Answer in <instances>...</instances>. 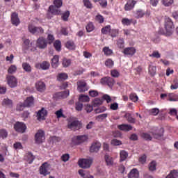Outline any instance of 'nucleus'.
<instances>
[{
    "label": "nucleus",
    "mask_w": 178,
    "mask_h": 178,
    "mask_svg": "<svg viewBox=\"0 0 178 178\" xmlns=\"http://www.w3.org/2000/svg\"><path fill=\"white\" fill-rule=\"evenodd\" d=\"M67 128L70 129V130H73V131L80 130L81 128V123L79 122V120L70 121L67 124Z\"/></svg>",
    "instance_id": "obj_4"
},
{
    "label": "nucleus",
    "mask_w": 178,
    "mask_h": 178,
    "mask_svg": "<svg viewBox=\"0 0 178 178\" xmlns=\"http://www.w3.org/2000/svg\"><path fill=\"white\" fill-rule=\"evenodd\" d=\"M113 60H112V59L108 58L107 60H106L105 61V66H106V67H108L109 69H112V67H113Z\"/></svg>",
    "instance_id": "obj_45"
},
{
    "label": "nucleus",
    "mask_w": 178,
    "mask_h": 178,
    "mask_svg": "<svg viewBox=\"0 0 178 178\" xmlns=\"http://www.w3.org/2000/svg\"><path fill=\"white\" fill-rule=\"evenodd\" d=\"M26 161L28 163L31 164L34 161V159H35V157L31 152H28L26 156Z\"/></svg>",
    "instance_id": "obj_30"
},
{
    "label": "nucleus",
    "mask_w": 178,
    "mask_h": 178,
    "mask_svg": "<svg viewBox=\"0 0 178 178\" xmlns=\"http://www.w3.org/2000/svg\"><path fill=\"white\" fill-rule=\"evenodd\" d=\"M178 172L177 170H172L170 172L169 175L166 176L165 178H177Z\"/></svg>",
    "instance_id": "obj_35"
},
{
    "label": "nucleus",
    "mask_w": 178,
    "mask_h": 178,
    "mask_svg": "<svg viewBox=\"0 0 178 178\" xmlns=\"http://www.w3.org/2000/svg\"><path fill=\"white\" fill-rule=\"evenodd\" d=\"M124 118L129 122V123H136V119L131 116V114L127 113L124 115Z\"/></svg>",
    "instance_id": "obj_40"
},
{
    "label": "nucleus",
    "mask_w": 178,
    "mask_h": 178,
    "mask_svg": "<svg viewBox=\"0 0 178 178\" xmlns=\"http://www.w3.org/2000/svg\"><path fill=\"white\" fill-rule=\"evenodd\" d=\"M28 30L31 34H44V29L42 27H37L33 26V24H29L28 26Z\"/></svg>",
    "instance_id": "obj_5"
},
{
    "label": "nucleus",
    "mask_w": 178,
    "mask_h": 178,
    "mask_svg": "<svg viewBox=\"0 0 178 178\" xmlns=\"http://www.w3.org/2000/svg\"><path fill=\"white\" fill-rule=\"evenodd\" d=\"M54 47L57 52L62 51V42L60 40H56L54 43Z\"/></svg>",
    "instance_id": "obj_29"
},
{
    "label": "nucleus",
    "mask_w": 178,
    "mask_h": 178,
    "mask_svg": "<svg viewBox=\"0 0 178 178\" xmlns=\"http://www.w3.org/2000/svg\"><path fill=\"white\" fill-rule=\"evenodd\" d=\"M68 77L67 74L60 73L57 76V80L58 81H65V80H67Z\"/></svg>",
    "instance_id": "obj_28"
},
{
    "label": "nucleus",
    "mask_w": 178,
    "mask_h": 178,
    "mask_svg": "<svg viewBox=\"0 0 178 178\" xmlns=\"http://www.w3.org/2000/svg\"><path fill=\"white\" fill-rule=\"evenodd\" d=\"M111 29V25H107L101 29V33L105 35H109Z\"/></svg>",
    "instance_id": "obj_27"
},
{
    "label": "nucleus",
    "mask_w": 178,
    "mask_h": 178,
    "mask_svg": "<svg viewBox=\"0 0 178 178\" xmlns=\"http://www.w3.org/2000/svg\"><path fill=\"white\" fill-rule=\"evenodd\" d=\"M136 3H137V1L134 0H129L124 6V10L126 11L131 10V9L134 8Z\"/></svg>",
    "instance_id": "obj_19"
},
{
    "label": "nucleus",
    "mask_w": 178,
    "mask_h": 178,
    "mask_svg": "<svg viewBox=\"0 0 178 178\" xmlns=\"http://www.w3.org/2000/svg\"><path fill=\"white\" fill-rule=\"evenodd\" d=\"M27 129V127L26 126V124L24 122H17L14 124V129L17 133H21L23 134V133L26 132V130Z\"/></svg>",
    "instance_id": "obj_2"
},
{
    "label": "nucleus",
    "mask_w": 178,
    "mask_h": 178,
    "mask_svg": "<svg viewBox=\"0 0 178 178\" xmlns=\"http://www.w3.org/2000/svg\"><path fill=\"white\" fill-rule=\"evenodd\" d=\"M75 109L78 112H81L83 111V104L81 102H78L75 104Z\"/></svg>",
    "instance_id": "obj_56"
},
{
    "label": "nucleus",
    "mask_w": 178,
    "mask_h": 178,
    "mask_svg": "<svg viewBox=\"0 0 178 178\" xmlns=\"http://www.w3.org/2000/svg\"><path fill=\"white\" fill-rule=\"evenodd\" d=\"M51 66L54 69H56L59 66V56L58 55L54 56L51 59Z\"/></svg>",
    "instance_id": "obj_24"
},
{
    "label": "nucleus",
    "mask_w": 178,
    "mask_h": 178,
    "mask_svg": "<svg viewBox=\"0 0 178 178\" xmlns=\"http://www.w3.org/2000/svg\"><path fill=\"white\" fill-rule=\"evenodd\" d=\"M10 19H11V24L13 26H15L16 27H17V26L20 24V19L19 18V14H17V13L16 12L12 13Z\"/></svg>",
    "instance_id": "obj_11"
},
{
    "label": "nucleus",
    "mask_w": 178,
    "mask_h": 178,
    "mask_svg": "<svg viewBox=\"0 0 178 178\" xmlns=\"http://www.w3.org/2000/svg\"><path fill=\"white\" fill-rule=\"evenodd\" d=\"M111 74L112 77H119V76H120V73L117 70H111Z\"/></svg>",
    "instance_id": "obj_64"
},
{
    "label": "nucleus",
    "mask_w": 178,
    "mask_h": 178,
    "mask_svg": "<svg viewBox=\"0 0 178 178\" xmlns=\"http://www.w3.org/2000/svg\"><path fill=\"white\" fill-rule=\"evenodd\" d=\"M22 68L27 73H31V65H30V64H29L27 63H22Z\"/></svg>",
    "instance_id": "obj_41"
},
{
    "label": "nucleus",
    "mask_w": 178,
    "mask_h": 178,
    "mask_svg": "<svg viewBox=\"0 0 178 178\" xmlns=\"http://www.w3.org/2000/svg\"><path fill=\"white\" fill-rule=\"evenodd\" d=\"M121 23L122 24H123V26H130L131 23L133 24H136L137 23V21L134 20L133 19H129V18H122Z\"/></svg>",
    "instance_id": "obj_22"
},
{
    "label": "nucleus",
    "mask_w": 178,
    "mask_h": 178,
    "mask_svg": "<svg viewBox=\"0 0 178 178\" xmlns=\"http://www.w3.org/2000/svg\"><path fill=\"white\" fill-rule=\"evenodd\" d=\"M33 45V43L30 44V40L26 39L24 41L23 49L27 50L30 48L31 46Z\"/></svg>",
    "instance_id": "obj_43"
},
{
    "label": "nucleus",
    "mask_w": 178,
    "mask_h": 178,
    "mask_svg": "<svg viewBox=\"0 0 178 178\" xmlns=\"http://www.w3.org/2000/svg\"><path fill=\"white\" fill-rule=\"evenodd\" d=\"M47 45L48 42H47V40L42 37L39 38L36 42V47L40 48V49H44V48H47Z\"/></svg>",
    "instance_id": "obj_10"
},
{
    "label": "nucleus",
    "mask_w": 178,
    "mask_h": 178,
    "mask_svg": "<svg viewBox=\"0 0 178 178\" xmlns=\"http://www.w3.org/2000/svg\"><path fill=\"white\" fill-rule=\"evenodd\" d=\"M24 108H27V106H25V103L24 102L23 103H19L18 104H17L16 109L19 112H22V111H24Z\"/></svg>",
    "instance_id": "obj_46"
},
{
    "label": "nucleus",
    "mask_w": 178,
    "mask_h": 178,
    "mask_svg": "<svg viewBox=\"0 0 178 178\" xmlns=\"http://www.w3.org/2000/svg\"><path fill=\"white\" fill-rule=\"evenodd\" d=\"M149 172H155L156 170V161H152L148 165Z\"/></svg>",
    "instance_id": "obj_31"
},
{
    "label": "nucleus",
    "mask_w": 178,
    "mask_h": 178,
    "mask_svg": "<svg viewBox=\"0 0 178 178\" xmlns=\"http://www.w3.org/2000/svg\"><path fill=\"white\" fill-rule=\"evenodd\" d=\"M164 27L166 31L167 35H172L175 31V25L173 21L169 17H165L164 22Z\"/></svg>",
    "instance_id": "obj_1"
},
{
    "label": "nucleus",
    "mask_w": 178,
    "mask_h": 178,
    "mask_svg": "<svg viewBox=\"0 0 178 178\" xmlns=\"http://www.w3.org/2000/svg\"><path fill=\"white\" fill-rule=\"evenodd\" d=\"M149 56L150 58H156V59H159L161 58V54L158 51H154L152 54H149Z\"/></svg>",
    "instance_id": "obj_58"
},
{
    "label": "nucleus",
    "mask_w": 178,
    "mask_h": 178,
    "mask_svg": "<svg viewBox=\"0 0 178 178\" xmlns=\"http://www.w3.org/2000/svg\"><path fill=\"white\" fill-rule=\"evenodd\" d=\"M65 47L66 48H67V49H71L72 51H74V49H76V45L74 44V42L72 41L67 42Z\"/></svg>",
    "instance_id": "obj_39"
},
{
    "label": "nucleus",
    "mask_w": 178,
    "mask_h": 178,
    "mask_svg": "<svg viewBox=\"0 0 178 178\" xmlns=\"http://www.w3.org/2000/svg\"><path fill=\"white\" fill-rule=\"evenodd\" d=\"M35 88L39 92H44L47 90L45 83L41 81H38L35 83Z\"/></svg>",
    "instance_id": "obj_14"
},
{
    "label": "nucleus",
    "mask_w": 178,
    "mask_h": 178,
    "mask_svg": "<svg viewBox=\"0 0 178 178\" xmlns=\"http://www.w3.org/2000/svg\"><path fill=\"white\" fill-rule=\"evenodd\" d=\"M128 178H140V172L136 168L132 169L128 174Z\"/></svg>",
    "instance_id": "obj_20"
},
{
    "label": "nucleus",
    "mask_w": 178,
    "mask_h": 178,
    "mask_svg": "<svg viewBox=\"0 0 178 178\" xmlns=\"http://www.w3.org/2000/svg\"><path fill=\"white\" fill-rule=\"evenodd\" d=\"M13 147L15 149H23V145L20 142H16L13 144Z\"/></svg>",
    "instance_id": "obj_62"
},
{
    "label": "nucleus",
    "mask_w": 178,
    "mask_h": 178,
    "mask_svg": "<svg viewBox=\"0 0 178 178\" xmlns=\"http://www.w3.org/2000/svg\"><path fill=\"white\" fill-rule=\"evenodd\" d=\"M103 52L104 53V55H106V56H111V55L113 54V51H112V49H109V47H105L103 48Z\"/></svg>",
    "instance_id": "obj_42"
},
{
    "label": "nucleus",
    "mask_w": 178,
    "mask_h": 178,
    "mask_svg": "<svg viewBox=\"0 0 178 178\" xmlns=\"http://www.w3.org/2000/svg\"><path fill=\"white\" fill-rule=\"evenodd\" d=\"M100 83L103 86H108L110 88H112L115 85V79L109 76H106L101 79Z\"/></svg>",
    "instance_id": "obj_3"
},
{
    "label": "nucleus",
    "mask_w": 178,
    "mask_h": 178,
    "mask_svg": "<svg viewBox=\"0 0 178 178\" xmlns=\"http://www.w3.org/2000/svg\"><path fill=\"white\" fill-rule=\"evenodd\" d=\"M86 29L87 33H91V31H94V30H95V26L94 25V23L89 22L86 25Z\"/></svg>",
    "instance_id": "obj_34"
},
{
    "label": "nucleus",
    "mask_w": 178,
    "mask_h": 178,
    "mask_svg": "<svg viewBox=\"0 0 178 178\" xmlns=\"http://www.w3.org/2000/svg\"><path fill=\"white\" fill-rule=\"evenodd\" d=\"M108 35H111L113 38L118 37V35H119V29H111Z\"/></svg>",
    "instance_id": "obj_47"
},
{
    "label": "nucleus",
    "mask_w": 178,
    "mask_h": 178,
    "mask_svg": "<svg viewBox=\"0 0 178 178\" xmlns=\"http://www.w3.org/2000/svg\"><path fill=\"white\" fill-rule=\"evenodd\" d=\"M49 12L51 13V15H62V11L60 10V9L54 5H51L49 7Z\"/></svg>",
    "instance_id": "obj_16"
},
{
    "label": "nucleus",
    "mask_w": 178,
    "mask_h": 178,
    "mask_svg": "<svg viewBox=\"0 0 178 178\" xmlns=\"http://www.w3.org/2000/svg\"><path fill=\"white\" fill-rule=\"evenodd\" d=\"M91 163H92V159H82L79 161L80 168H83V169L90 168V166H91Z\"/></svg>",
    "instance_id": "obj_9"
},
{
    "label": "nucleus",
    "mask_w": 178,
    "mask_h": 178,
    "mask_svg": "<svg viewBox=\"0 0 178 178\" xmlns=\"http://www.w3.org/2000/svg\"><path fill=\"white\" fill-rule=\"evenodd\" d=\"M118 129L122 131H130V130H133V127H131V125L122 124L121 125H118Z\"/></svg>",
    "instance_id": "obj_25"
},
{
    "label": "nucleus",
    "mask_w": 178,
    "mask_h": 178,
    "mask_svg": "<svg viewBox=\"0 0 178 178\" xmlns=\"http://www.w3.org/2000/svg\"><path fill=\"white\" fill-rule=\"evenodd\" d=\"M51 64L48 61H43L42 63H38L35 64V67L36 69H41L42 70H48Z\"/></svg>",
    "instance_id": "obj_12"
},
{
    "label": "nucleus",
    "mask_w": 178,
    "mask_h": 178,
    "mask_svg": "<svg viewBox=\"0 0 178 178\" xmlns=\"http://www.w3.org/2000/svg\"><path fill=\"white\" fill-rule=\"evenodd\" d=\"M77 90L79 92H86L88 91V86H87V82L84 80L79 81L77 83Z\"/></svg>",
    "instance_id": "obj_7"
},
{
    "label": "nucleus",
    "mask_w": 178,
    "mask_h": 178,
    "mask_svg": "<svg viewBox=\"0 0 178 178\" xmlns=\"http://www.w3.org/2000/svg\"><path fill=\"white\" fill-rule=\"evenodd\" d=\"M102 99L99 98H96L93 101V106H99V105H102Z\"/></svg>",
    "instance_id": "obj_59"
},
{
    "label": "nucleus",
    "mask_w": 178,
    "mask_h": 178,
    "mask_svg": "<svg viewBox=\"0 0 178 178\" xmlns=\"http://www.w3.org/2000/svg\"><path fill=\"white\" fill-rule=\"evenodd\" d=\"M149 113L153 116H158V115L159 114V108H152L149 111Z\"/></svg>",
    "instance_id": "obj_57"
},
{
    "label": "nucleus",
    "mask_w": 178,
    "mask_h": 178,
    "mask_svg": "<svg viewBox=\"0 0 178 178\" xmlns=\"http://www.w3.org/2000/svg\"><path fill=\"white\" fill-rule=\"evenodd\" d=\"M16 70H17V67L16 65H11L9 67L8 70V73L9 74H13V73H16Z\"/></svg>",
    "instance_id": "obj_52"
},
{
    "label": "nucleus",
    "mask_w": 178,
    "mask_h": 178,
    "mask_svg": "<svg viewBox=\"0 0 178 178\" xmlns=\"http://www.w3.org/2000/svg\"><path fill=\"white\" fill-rule=\"evenodd\" d=\"M87 138L88 137L86 135L76 136V140L79 141V143H84V141H87Z\"/></svg>",
    "instance_id": "obj_51"
},
{
    "label": "nucleus",
    "mask_w": 178,
    "mask_h": 178,
    "mask_svg": "<svg viewBox=\"0 0 178 178\" xmlns=\"http://www.w3.org/2000/svg\"><path fill=\"white\" fill-rule=\"evenodd\" d=\"M56 97L59 98V99H63L65 98H67V97H69V90L58 92L56 93Z\"/></svg>",
    "instance_id": "obj_26"
},
{
    "label": "nucleus",
    "mask_w": 178,
    "mask_h": 178,
    "mask_svg": "<svg viewBox=\"0 0 178 178\" xmlns=\"http://www.w3.org/2000/svg\"><path fill=\"white\" fill-rule=\"evenodd\" d=\"M145 15V13L143 10H136V19H140V17H143Z\"/></svg>",
    "instance_id": "obj_50"
},
{
    "label": "nucleus",
    "mask_w": 178,
    "mask_h": 178,
    "mask_svg": "<svg viewBox=\"0 0 178 178\" xmlns=\"http://www.w3.org/2000/svg\"><path fill=\"white\" fill-rule=\"evenodd\" d=\"M138 161L142 165H144V163H145V162H147V155H145V154L142 155L140 157H139Z\"/></svg>",
    "instance_id": "obj_63"
},
{
    "label": "nucleus",
    "mask_w": 178,
    "mask_h": 178,
    "mask_svg": "<svg viewBox=\"0 0 178 178\" xmlns=\"http://www.w3.org/2000/svg\"><path fill=\"white\" fill-rule=\"evenodd\" d=\"M54 6L56 8H58L60 9L63 5V0H54L53 1Z\"/></svg>",
    "instance_id": "obj_49"
},
{
    "label": "nucleus",
    "mask_w": 178,
    "mask_h": 178,
    "mask_svg": "<svg viewBox=\"0 0 178 178\" xmlns=\"http://www.w3.org/2000/svg\"><path fill=\"white\" fill-rule=\"evenodd\" d=\"M8 84L11 88H15L17 86V79L14 76H7Z\"/></svg>",
    "instance_id": "obj_13"
},
{
    "label": "nucleus",
    "mask_w": 178,
    "mask_h": 178,
    "mask_svg": "<svg viewBox=\"0 0 178 178\" xmlns=\"http://www.w3.org/2000/svg\"><path fill=\"white\" fill-rule=\"evenodd\" d=\"M141 137L143 138V140H145L146 141H151L152 140V136L149 135V134L147 133H142Z\"/></svg>",
    "instance_id": "obj_44"
},
{
    "label": "nucleus",
    "mask_w": 178,
    "mask_h": 178,
    "mask_svg": "<svg viewBox=\"0 0 178 178\" xmlns=\"http://www.w3.org/2000/svg\"><path fill=\"white\" fill-rule=\"evenodd\" d=\"M71 64H72L71 59L64 58L63 60V66L64 67H68V66H70Z\"/></svg>",
    "instance_id": "obj_54"
},
{
    "label": "nucleus",
    "mask_w": 178,
    "mask_h": 178,
    "mask_svg": "<svg viewBox=\"0 0 178 178\" xmlns=\"http://www.w3.org/2000/svg\"><path fill=\"white\" fill-rule=\"evenodd\" d=\"M136 52V48L134 47H126L123 50V54L127 56H133Z\"/></svg>",
    "instance_id": "obj_17"
},
{
    "label": "nucleus",
    "mask_w": 178,
    "mask_h": 178,
    "mask_svg": "<svg viewBox=\"0 0 178 178\" xmlns=\"http://www.w3.org/2000/svg\"><path fill=\"white\" fill-rule=\"evenodd\" d=\"M129 99L132 101V102H137L138 101V96L136 93H131L129 95Z\"/></svg>",
    "instance_id": "obj_55"
},
{
    "label": "nucleus",
    "mask_w": 178,
    "mask_h": 178,
    "mask_svg": "<svg viewBox=\"0 0 178 178\" xmlns=\"http://www.w3.org/2000/svg\"><path fill=\"white\" fill-rule=\"evenodd\" d=\"M49 165L48 163H44L42 164V166L39 168V172L40 175L42 176H48V175H51V172L49 170Z\"/></svg>",
    "instance_id": "obj_8"
},
{
    "label": "nucleus",
    "mask_w": 178,
    "mask_h": 178,
    "mask_svg": "<svg viewBox=\"0 0 178 178\" xmlns=\"http://www.w3.org/2000/svg\"><path fill=\"white\" fill-rule=\"evenodd\" d=\"M168 101L176 102L178 101V95L175 93H170L168 95Z\"/></svg>",
    "instance_id": "obj_33"
},
{
    "label": "nucleus",
    "mask_w": 178,
    "mask_h": 178,
    "mask_svg": "<svg viewBox=\"0 0 178 178\" xmlns=\"http://www.w3.org/2000/svg\"><path fill=\"white\" fill-rule=\"evenodd\" d=\"M120 161L123 162V161H126L127 159V157L129 156V153L127 152L122 150L120 153Z\"/></svg>",
    "instance_id": "obj_36"
},
{
    "label": "nucleus",
    "mask_w": 178,
    "mask_h": 178,
    "mask_svg": "<svg viewBox=\"0 0 178 178\" xmlns=\"http://www.w3.org/2000/svg\"><path fill=\"white\" fill-rule=\"evenodd\" d=\"M101 149V143L98 141L94 142L90 146V152H98Z\"/></svg>",
    "instance_id": "obj_18"
},
{
    "label": "nucleus",
    "mask_w": 178,
    "mask_h": 178,
    "mask_svg": "<svg viewBox=\"0 0 178 178\" xmlns=\"http://www.w3.org/2000/svg\"><path fill=\"white\" fill-rule=\"evenodd\" d=\"M47 115H48L47 110H45L44 108H42V109L39 110L37 113L38 120H45V116H47Z\"/></svg>",
    "instance_id": "obj_15"
},
{
    "label": "nucleus",
    "mask_w": 178,
    "mask_h": 178,
    "mask_svg": "<svg viewBox=\"0 0 178 178\" xmlns=\"http://www.w3.org/2000/svg\"><path fill=\"white\" fill-rule=\"evenodd\" d=\"M61 15L62 20H63V22H67L69 20V16H70V11L67 10Z\"/></svg>",
    "instance_id": "obj_37"
},
{
    "label": "nucleus",
    "mask_w": 178,
    "mask_h": 178,
    "mask_svg": "<svg viewBox=\"0 0 178 178\" xmlns=\"http://www.w3.org/2000/svg\"><path fill=\"white\" fill-rule=\"evenodd\" d=\"M104 161L107 165V166L113 165V158L109 154H106L104 155Z\"/></svg>",
    "instance_id": "obj_23"
},
{
    "label": "nucleus",
    "mask_w": 178,
    "mask_h": 178,
    "mask_svg": "<svg viewBox=\"0 0 178 178\" xmlns=\"http://www.w3.org/2000/svg\"><path fill=\"white\" fill-rule=\"evenodd\" d=\"M24 103L25 106H26V108H31V106H34V97H33V96L26 97Z\"/></svg>",
    "instance_id": "obj_21"
},
{
    "label": "nucleus",
    "mask_w": 178,
    "mask_h": 178,
    "mask_svg": "<svg viewBox=\"0 0 178 178\" xmlns=\"http://www.w3.org/2000/svg\"><path fill=\"white\" fill-rule=\"evenodd\" d=\"M2 105L9 106V108H12V106H13V102L10 99L6 98L3 100Z\"/></svg>",
    "instance_id": "obj_32"
},
{
    "label": "nucleus",
    "mask_w": 178,
    "mask_h": 178,
    "mask_svg": "<svg viewBox=\"0 0 178 178\" xmlns=\"http://www.w3.org/2000/svg\"><path fill=\"white\" fill-rule=\"evenodd\" d=\"M149 73H150L151 76H155V74L156 73V67L154 65H149Z\"/></svg>",
    "instance_id": "obj_53"
},
{
    "label": "nucleus",
    "mask_w": 178,
    "mask_h": 178,
    "mask_svg": "<svg viewBox=\"0 0 178 178\" xmlns=\"http://www.w3.org/2000/svg\"><path fill=\"white\" fill-rule=\"evenodd\" d=\"M44 140H45V134L44 131L39 130L35 135V141L36 144H41L44 143Z\"/></svg>",
    "instance_id": "obj_6"
},
{
    "label": "nucleus",
    "mask_w": 178,
    "mask_h": 178,
    "mask_svg": "<svg viewBox=\"0 0 178 178\" xmlns=\"http://www.w3.org/2000/svg\"><path fill=\"white\" fill-rule=\"evenodd\" d=\"M117 45L118 47V48H124V40H123V38H120L118 41H117Z\"/></svg>",
    "instance_id": "obj_60"
},
{
    "label": "nucleus",
    "mask_w": 178,
    "mask_h": 178,
    "mask_svg": "<svg viewBox=\"0 0 178 178\" xmlns=\"http://www.w3.org/2000/svg\"><path fill=\"white\" fill-rule=\"evenodd\" d=\"M173 0H162V3L164 6H171V5H173Z\"/></svg>",
    "instance_id": "obj_61"
},
{
    "label": "nucleus",
    "mask_w": 178,
    "mask_h": 178,
    "mask_svg": "<svg viewBox=\"0 0 178 178\" xmlns=\"http://www.w3.org/2000/svg\"><path fill=\"white\" fill-rule=\"evenodd\" d=\"M93 2H95V3L99 2L102 8H106L108 6V0H93Z\"/></svg>",
    "instance_id": "obj_38"
},
{
    "label": "nucleus",
    "mask_w": 178,
    "mask_h": 178,
    "mask_svg": "<svg viewBox=\"0 0 178 178\" xmlns=\"http://www.w3.org/2000/svg\"><path fill=\"white\" fill-rule=\"evenodd\" d=\"M95 19L96 22H98V23H99V24H102V23L105 22V18H104V16L99 14L96 15Z\"/></svg>",
    "instance_id": "obj_48"
}]
</instances>
